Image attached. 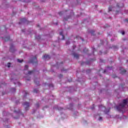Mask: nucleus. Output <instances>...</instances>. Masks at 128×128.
Instances as JSON below:
<instances>
[{
    "instance_id": "nucleus-5",
    "label": "nucleus",
    "mask_w": 128,
    "mask_h": 128,
    "mask_svg": "<svg viewBox=\"0 0 128 128\" xmlns=\"http://www.w3.org/2000/svg\"><path fill=\"white\" fill-rule=\"evenodd\" d=\"M26 22V18H22L20 20V22H19V24H20L22 22Z\"/></svg>"
},
{
    "instance_id": "nucleus-17",
    "label": "nucleus",
    "mask_w": 128,
    "mask_h": 128,
    "mask_svg": "<svg viewBox=\"0 0 128 128\" xmlns=\"http://www.w3.org/2000/svg\"><path fill=\"white\" fill-rule=\"evenodd\" d=\"M35 38H36V40H40V36H36Z\"/></svg>"
},
{
    "instance_id": "nucleus-43",
    "label": "nucleus",
    "mask_w": 128,
    "mask_h": 128,
    "mask_svg": "<svg viewBox=\"0 0 128 128\" xmlns=\"http://www.w3.org/2000/svg\"><path fill=\"white\" fill-rule=\"evenodd\" d=\"M84 64V62L81 64L82 66Z\"/></svg>"
},
{
    "instance_id": "nucleus-22",
    "label": "nucleus",
    "mask_w": 128,
    "mask_h": 128,
    "mask_svg": "<svg viewBox=\"0 0 128 128\" xmlns=\"http://www.w3.org/2000/svg\"><path fill=\"white\" fill-rule=\"evenodd\" d=\"M12 48H14V46H11L10 47V52H12Z\"/></svg>"
},
{
    "instance_id": "nucleus-47",
    "label": "nucleus",
    "mask_w": 128,
    "mask_h": 128,
    "mask_svg": "<svg viewBox=\"0 0 128 128\" xmlns=\"http://www.w3.org/2000/svg\"><path fill=\"white\" fill-rule=\"evenodd\" d=\"M106 114H108V112H106Z\"/></svg>"
},
{
    "instance_id": "nucleus-34",
    "label": "nucleus",
    "mask_w": 128,
    "mask_h": 128,
    "mask_svg": "<svg viewBox=\"0 0 128 128\" xmlns=\"http://www.w3.org/2000/svg\"><path fill=\"white\" fill-rule=\"evenodd\" d=\"M94 104H93V108H92V110H94Z\"/></svg>"
},
{
    "instance_id": "nucleus-45",
    "label": "nucleus",
    "mask_w": 128,
    "mask_h": 128,
    "mask_svg": "<svg viewBox=\"0 0 128 128\" xmlns=\"http://www.w3.org/2000/svg\"><path fill=\"white\" fill-rule=\"evenodd\" d=\"M77 0V2H80V0Z\"/></svg>"
},
{
    "instance_id": "nucleus-27",
    "label": "nucleus",
    "mask_w": 128,
    "mask_h": 128,
    "mask_svg": "<svg viewBox=\"0 0 128 128\" xmlns=\"http://www.w3.org/2000/svg\"><path fill=\"white\" fill-rule=\"evenodd\" d=\"M66 44H70V41H66Z\"/></svg>"
},
{
    "instance_id": "nucleus-3",
    "label": "nucleus",
    "mask_w": 128,
    "mask_h": 128,
    "mask_svg": "<svg viewBox=\"0 0 128 128\" xmlns=\"http://www.w3.org/2000/svg\"><path fill=\"white\" fill-rule=\"evenodd\" d=\"M23 106H25V110H28V108H30V103L28 102H25L23 104Z\"/></svg>"
},
{
    "instance_id": "nucleus-41",
    "label": "nucleus",
    "mask_w": 128,
    "mask_h": 128,
    "mask_svg": "<svg viewBox=\"0 0 128 128\" xmlns=\"http://www.w3.org/2000/svg\"><path fill=\"white\" fill-rule=\"evenodd\" d=\"M100 62H104V61L100 60Z\"/></svg>"
},
{
    "instance_id": "nucleus-42",
    "label": "nucleus",
    "mask_w": 128,
    "mask_h": 128,
    "mask_svg": "<svg viewBox=\"0 0 128 128\" xmlns=\"http://www.w3.org/2000/svg\"><path fill=\"white\" fill-rule=\"evenodd\" d=\"M38 28H40V25L37 26Z\"/></svg>"
},
{
    "instance_id": "nucleus-49",
    "label": "nucleus",
    "mask_w": 128,
    "mask_h": 128,
    "mask_svg": "<svg viewBox=\"0 0 128 128\" xmlns=\"http://www.w3.org/2000/svg\"><path fill=\"white\" fill-rule=\"evenodd\" d=\"M108 112H110V110H108Z\"/></svg>"
},
{
    "instance_id": "nucleus-14",
    "label": "nucleus",
    "mask_w": 128,
    "mask_h": 128,
    "mask_svg": "<svg viewBox=\"0 0 128 128\" xmlns=\"http://www.w3.org/2000/svg\"><path fill=\"white\" fill-rule=\"evenodd\" d=\"M90 32L92 36H94V30H91V31Z\"/></svg>"
},
{
    "instance_id": "nucleus-9",
    "label": "nucleus",
    "mask_w": 128,
    "mask_h": 128,
    "mask_svg": "<svg viewBox=\"0 0 128 128\" xmlns=\"http://www.w3.org/2000/svg\"><path fill=\"white\" fill-rule=\"evenodd\" d=\"M4 40H5V42H8V40H10V36L6 37Z\"/></svg>"
},
{
    "instance_id": "nucleus-10",
    "label": "nucleus",
    "mask_w": 128,
    "mask_h": 128,
    "mask_svg": "<svg viewBox=\"0 0 128 128\" xmlns=\"http://www.w3.org/2000/svg\"><path fill=\"white\" fill-rule=\"evenodd\" d=\"M34 84H37V86H38V84H40V82L38 81H36V80H34Z\"/></svg>"
},
{
    "instance_id": "nucleus-35",
    "label": "nucleus",
    "mask_w": 128,
    "mask_h": 128,
    "mask_svg": "<svg viewBox=\"0 0 128 128\" xmlns=\"http://www.w3.org/2000/svg\"><path fill=\"white\" fill-rule=\"evenodd\" d=\"M49 86H50H50L53 87V86H54V85H52V84H50V85H49Z\"/></svg>"
},
{
    "instance_id": "nucleus-40",
    "label": "nucleus",
    "mask_w": 128,
    "mask_h": 128,
    "mask_svg": "<svg viewBox=\"0 0 128 128\" xmlns=\"http://www.w3.org/2000/svg\"><path fill=\"white\" fill-rule=\"evenodd\" d=\"M106 72V70H104V72Z\"/></svg>"
},
{
    "instance_id": "nucleus-50",
    "label": "nucleus",
    "mask_w": 128,
    "mask_h": 128,
    "mask_svg": "<svg viewBox=\"0 0 128 128\" xmlns=\"http://www.w3.org/2000/svg\"><path fill=\"white\" fill-rule=\"evenodd\" d=\"M56 24H58V23H56Z\"/></svg>"
},
{
    "instance_id": "nucleus-8",
    "label": "nucleus",
    "mask_w": 128,
    "mask_h": 128,
    "mask_svg": "<svg viewBox=\"0 0 128 128\" xmlns=\"http://www.w3.org/2000/svg\"><path fill=\"white\" fill-rule=\"evenodd\" d=\"M62 32H60V36H62V40H64V36L62 34Z\"/></svg>"
},
{
    "instance_id": "nucleus-51",
    "label": "nucleus",
    "mask_w": 128,
    "mask_h": 128,
    "mask_svg": "<svg viewBox=\"0 0 128 128\" xmlns=\"http://www.w3.org/2000/svg\"><path fill=\"white\" fill-rule=\"evenodd\" d=\"M114 48H116V46H115Z\"/></svg>"
},
{
    "instance_id": "nucleus-16",
    "label": "nucleus",
    "mask_w": 128,
    "mask_h": 128,
    "mask_svg": "<svg viewBox=\"0 0 128 128\" xmlns=\"http://www.w3.org/2000/svg\"><path fill=\"white\" fill-rule=\"evenodd\" d=\"M17 60H18V62H24V60H20V59H18Z\"/></svg>"
},
{
    "instance_id": "nucleus-25",
    "label": "nucleus",
    "mask_w": 128,
    "mask_h": 128,
    "mask_svg": "<svg viewBox=\"0 0 128 128\" xmlns=\"http://www.w3.org/2000/svg\"><path fill=\"white\" fill-rule=\"evenodd\" d=\"M36 106L37 108H38V106H40V104H38V103H37V104H36Z\"/></svg>"
},
{
    "instance_id": "nucleus-44",
    "label": "nucleus",
    "mask_w": 128,
    "mask_h": 128,
    "mask_svg": "<svg viewBox=\"0 0 128 128\" xmlns=\"http://www.w3.org/2000/svg\"><path fill=\"white\" fill-rule=\"evenodd\" d=\"M14 112H16V110H14Z\"/></svg>"
},
{
    "instance_id": "nucleus-46",
    "label": "nucleus",
    "mask_w": 128,
    "mask_h": 128,
    "mask_svg": "<svg viewBox=\"0 0 128 128\" xmlns=\"http://www.w3.org/2000/svg\"><path fill=\"white\" fill-rule=\"evenodd\" d=\"M30 80V79L27 80Z\"/></svg>"
},
{
    "instance_id": "nucleus-31",
    "label": "nucleus",
    "mask_w": 128,
    "mask_h": 128,
    "mask_svg": "<svg viewBox=\"0 0 128 128\" xmlns=\"http://www.w3.org/2000/svg\"><path fill=\"white\" fill-rule=\"evenodd\" d=\"M58 110H62V108H58Z\"/></svg>"
},
{
    "instance_id": "nucleus-7",
    "label": "nucleus",
    "mask_w": 128,
    "mask_h": 128,
    "mask_svg": "<svg viewBox=\"0 0 128 128\" xmlns=\"http://www.w3.org/2000/svg\"><path fill=\"white\" fill-rule=\"evenodd\" d=\"M120 70H121L120 74H126V70H123L121 67H120Z\"/></svg>"
},
{
    "instance_id": "nucleus-33",
    "label": "nucleus",
    "mask_w": 128,
    "mask_h": 128,
    "mask_svg": "<svg viewBox=\"0 0 128 128\" xmlns=\"http://www.w3.org/2000/svg\"><path fill=\"white\" fill-rule=\"evenodd\" d=\"M90 72V70H86V72Z\"/></svg>"
},
{
    "instance_id": "nucleus-18",
    "label": "nucleus",
    "mask_w": 128,
    "mask_h": 128,
    "mask_svg": "<svg viewBox=\"0 0 128 128\" xmlns=\"http://www.w3.org/2000/svg\"><path fill=\"white\" fill-rule=\"evenodd\" d=\"M112 10V7L110 6L108 8L109 12H111V10Z\"/></svg>"
},
{
    "instance_id": "nucleus-19",
    "label": "nucleus",
    "mask_w": 128,
    "mask_h": 128,
    "mask_svg": "<svg viewBox=\"0 0 128 128\" xmlns=\"http://www.w3.org/2000/svg\"><path fill=\"white\" fill-rule=\"evenodd\" d=\"M11 90H12V92H16V88H11Z\"/></svg>"
},
{
    "instance_id": "nucleus-4",
    "label": "nucleus",
    "mask_w": 128,
    "mask_h": 128,
    "mask_svg": "<svg viewBox=\"0 0 128 128\" xmlns=\"http://www.w3.org/2000/svg\"><path fill=\"white\" fill-rule=\"evenodd\" d=\"M43 60H50V56H49L48 54H45L42 57Z\"/></svg>"
},
{
    "instance_id": "nucleus-32",
    "label": "nucleus",
    "mask_w": 128,
    "mask_h": 128,
    "mask_svg": "<svg viewBox=\"0 0 128 128\" xmlns=\"http://www.w3.org/2000/svg\"><path fill=\"white\" fill-rule=\"evenodd\" d=\"M25 94H26V96H26V94H28V92H26Z\"/></svg>"
},
{
    "instance_id": "nucleus-1",
    "label": "nucleus",
    "mask_w": 128,
    "mask_h": 128,
    "mask_svg": "<svg viewBox=\"0 0 128 128\" xmlns=\"http://www.w3.org/2000/svg\"><path fill=\"white\" fill-rule=\"evenodd\" d=\"M128 99L124 100L122 101V103L120 104V105L116 106L117 110L118 112H120L122 110L123 108H124L126 106V104H128Z\"/></svg>"
},
{
    "instance_id": "nucleus-37",
    "label": "nucleus",
    "mask_w": 128,
    "mask_h": 128,
    "mask_svg": "<svg viewBox=\"0 0 128 128\" xmlns=\"http://www.w3.org/2000/svg\"><path fill=\"white\" fill-rule=\"evenodd\" d=\"M94 50H96V49H95V48H94V49H93V54H94Z\"/></svg>"
},
{
    "instance_id": "nucleus-24",
    "label": "nucleus",
    "mask_w": 128,
    "mask_h": 128,
    "mask_svg": "<svg viewBox=\"0 0 128 128\" xmlns=\"http://www.w3.org/2000/svg\"><path fill=\"white\" fill-rule=\"evenodd\" d=\"M58 14H59L60 16H62V12H58Z\"/></svg>"
},
{
    "instance_id": "nucleus-28",
    "label": "nucleus",
    "mask_w": 128,
    "mask_h": 128,
    "mask_svg": "<svg viewBox=\"0 0 128 128\" xmlns=\"http://www.w3.org/2000/svg\"><path fill=\"white\" fill-rule=\"evenodd\" d=\"M102 106L100 105L99 106L100 110H102Z\"/></svg>"
},
{
    "instance_id": "nucleus-11",
    "label": "nucleus",
    "mask_w": 128,
    "mask_h": 128,
    "mask_svg": "<svg viewBox=\"0 0 128 128\" xmlns=\"http://www.w3.org/2000/svg\"><path fill=\"white\" fill-rule=\"evenodd\" d=\"M34 74V70H30L28 72V74Z\"/></svg>"
},
{
    "instance_id": "nucleus-26",
    "label": "nucleus",
    "mask_w": 128,
    "mask_h": 128,
    "mask_svg": "<svg viewBox=\"0 0 128 128\" xmlns=\"http://www.w3.org/2000/svg\"><path fill=\"white\" fill-rule=\"evenodd\" d=\"M121 34H125V32H124V31H122V32H121Z\"/></svg>"
},
{
    "instance_id": "nucleus-23",
    "label": "nucleus",
    "mask_w": 128,
    "mask_h": 128,
    "mask_svg": "<svg viewBox=\"0 0 128 128\" xmlns=\"http://www.w3.org/2000/svg\"><path fill=\"white\" fill-rule=\"evenodd\" d=\"M58 77L60 78H62V74H60L58 76Z\"/></svg>"
},
{
    "instance_id": "nucleus-20",
    "label": "nucleus",
    "mask_w": 128,
    "mask_h": 128,
    "mask_svg": "<svg viewBox=\"0 0 128 128\" xmlns=\"http://www.w3.org/2000/svg\"><path fill=\"white\" fill-rule=\"evenodd\" d=\"M28 66L26 65V66H25L24 70H28Z\"/></svg>"
},
{
    "instance_id": "nucleus-29",
    "label": "nucleus",
    "mask_w": 128,
    "mask_h": 128,
    "mask_svg": "<svg viewBox=\"0 0 128 128\" xmlns=\"http://www.w3.org/2000/svg\"><path fill=\"white\" fill-rule=\"evenodd\" d=\"M102 120V118L100 117L99 118V120Z\"/></svg>"
},
{
    "instance_id": "nucleus-48",
    "label": "nucleus",
    "mask_w": 128,
    "mask_h": 128,
    "mask_svg": "<svg viewBox=\"0 0 128 128\" xmlns=\"http://www.w3.org/2000/svg\"><path fill=\"white\" fill-rule=\"evenodd\" d=\"M82 40H84V39H82Z\"/></svg>"
},
{
    "instance_id": "nucleus-12",
    "label": "nucleus",
    "mask_w": 128,
    "mask_h": 128,
    "mask_svg": "<svg viewBox=\"0 0 128 128\" xmlns=\"http://www.w3.org/2000/svg\"><path fill=\"white\" fill-rule=\"evenodd\" d=\"M76 40H82V38L80 36H76Z\"/></svg>"
},
{
    "instance_id": "nucleus-6",
    "label": "nucleus",
    "mask_w": 128,
    "mask_h": 128,
    "mask_svg": "<svg viewBox=\"0 0 128 128\" xmlns=\"http://www.w3.org/2000/svg\"><path fill=\"white\" fill-rule=\"evenodd\" d=\"M72 56H74V58H75L76 59H78V58H80V55L78 54H77L76 53H73Z\"/></svg>"
},
{
    "instance_id": "nucleus-39",
    "label": "nucleus",
    "mask_w": 128,
    "mask_h": 128,
    "mask_svg": "<svg viewBox=\"0 0 128 128\" xmlns=\"http://www.w3.org/2000/svg\"><path fill=\"white\" fill-rule=\"evenodd\" d=\"M64 20H68V18H64Z\"/></svg>"
},
{
    "instance_id": "nucleus-2",
    "label": "nucleus",
    "mask_w": 128,
    "mask_h": 128,
    "mask_svg": "<svg viewBox=\"0 0 128 128\" xmlns=\"http://www.w3.org/2000/svg\"><path fill=\"white\" fill-rule=\"evenodd\" d=\"M30 62H32V64H38V58L36 56H35L31 59Z\"/></svg>"
},
{
    "instance_id": "nucleus-38",
    "label": "nucleus",
    "mask_w": 128,
    "mask_h": 128,
    "mask_svg": "<svg viewBox=\"0 0 128 128\" xmlns=\"http://www.w3.org/2000/svg\"><path fill=\"white\" fill-rule=\"evenodd\" d=\"M74 48H76V46H73V49L74 50Z\"/></svg>"
},
{
    "instance_id": "nucleus-30",
    "label": "nucleus",
    "mask_w": 128,
    "mask_h": 128,
    "mask_svg": "<svg viewBox=\"0 0 128 128\" xmlns=\"http://www.w3.org/2000/svg\"><path fill=\"white\" fill-rule=\"evenodd\" d=\"M116 6H118V8H120V4H117Z\"/></svg>"
},
{
    "instance_id": "nucleus-13",
    "label": "nucleus",
    "mask_w": 128,
    "mask_h": 128,
    "mask_svg": "<svg viewBox=\"0 0 128 128\" xmlns=\"http://www.w3.org/2000/svg\"><path fill=\"white\" fill-rule=\"evenodd\" d=\"M88 52V50L86 48H85L83 50V52Z\"/></svg>"
},
{
    "instance_id": "nucleus-15",
    "label": "nucleus",
    "mask_w": 128,
    "mask_h": 128,
    "mask_svg": "<svg viewBox=\"0 0 128 128\" xmlns=\"http://www.w3.org/2000/svg\"><path fill=\"white\" fill-rule=\"evenodd\" d=\"M34 92H36V94H38V89H34Z\"/></svg>"
},
{
    "instance_id": "nucleus-36",
    "label": "nucleus",
    "mask_w": 128,
    "mask_h": 128,
    "mask_svg": "<svg viewBox=\"0 0 128 128\" xmlns=\"http://www.w3.org/2000/svg\"><path fill=\"white\" fill-rule=\"evenodd\" d=\"M125 22H126L128 23V19L125 20Z\"/></svg>"
},
{
    "instance_id": "nucleus-21",
    "label": "nucleus",
    "mask_w": 128,
    "mask_h": 128,
    "mask_svg": "<svg viewBox=\"0 0 128 128\" xmlns=\"http://www.w3.org/2000/svg\"><path fill=\"white\" fill-rule=\"evenodd\" d=\"M10 66H12V64H10V63H8V68H10Z\"/></svg>"
}]
</instances>
